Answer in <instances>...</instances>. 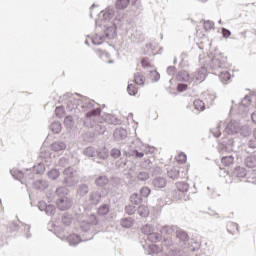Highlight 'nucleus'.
Returning <instances> with one entry per match:
<instances>
[{"label":"nucleus","instance_id":"nucleus-1","mask_svg":"<svg viewBox=\"0 0 256 256\" xmlns=\"http://www.w3.org/2000/svg\"><path fill=\"white\" fill-rule=\"evenodd\" d=\"M101 121V108H96L85 114L82 123L87 129H93L95 135H105L107 127Z\"/></svg>","mask_w":256,"mask_h":256},{"label":"nucleus","instance_id":"nucleus-2","mask_svg":"<svg viewBox=\"0 0 256 256\" xmlns=\"http://www.w3.org/2000/svg\"><path fill=\"white\" fill-rule=\"evenodd\" d=\"M200 63H204V67H208L213 71V75H217L218 71H221V69H225V58L221 56H207L205 58V62H203V59H201L200 56Z\"/></svg>","mask_w":256,"mask_h":256},{"label":"nucleus","instance_id":"nucleus-3","mask_svg":"<svg viewBox=\"0 0 256 256\" xmlns=\"http://www.w3.org/2000/svg\"><path fill=\"white\" fill-rule=\"evenodd\" d=\"M238 139L229 137L224 139L219 145H218V151L219 153H231V151H237L239 149V144H237Z\"/></svg>","mask_w":256,"mask_h":256},{"label":"nucleus","instance_id":"nucleus-4","mask_svg":"<svg viewBox=\"0 0 256 256\" xmlns=\"http://www.w3.org/2000/svg\"><path fill=\"white\" fill-rule=\"evenodd\" d=\"M10 174L14 179H16L17 181H20L22 185H23L22 179H29L30 181L35 179V174H33V172L31 171V168L27 169L25 173H23V171L21 170H10Z\"/></svg>","mask_w":256,"mask_h":256},{"label":"nucleus","instance_id":"nucleus-5","mask_svg":"<svg viewBox=\"0 0 256 256\" xmlns=\"http://www.w3.org/2000/svg\"><path fill=\"white\" fill-rule=\"evenodd\" d=\"M75 173H77V171L73 167H68V168L64 169L63 175L65 177H64L62 183L66 187H73L75 185V179H74Z\"/></svg>","mask_w":256,"mask_h":256},{"label":"nucleus","instance_id":"nucleus-6","mask_svg":"<svg viewBox=\"0 0 256 256\" xmlns=\"http://www.w3.org/2000/svg\"><path fill=\"white\" fill-rule=\"evenodd\" d=\"M56 207L59 211H69V209L73 207V198H69L67 196L59 197L56 200Z\"/></svg>","mask_w":256,"mask_h":256},{"label":"nucleus","instance_id":"nucleus-7","mask_svg":"<svg viewBox=\"0 0 256 256\" xmlns=\"http://www.w3.org/2000/svg\"><path fill=\"white\" fill-rule=\"evenodd\" d=\"M66 111H69V113H79L81 111L80 99L73 96L69 97L66 101Z\"/></svg>","mask_w":256,"mask_h":256},{"label":"nucleus","instance_id":"nucleus-8","mask_svg":"<svg viewBox=\"0 0 256 256\" xmlns=\"http://www.w3.org/2000/svg\"><path fill=\"white\" fill-rule=\"evenodd\" d=\"M91 239H93V235L87 237L85 236V234L82 235V237L79 234H70L67 237V241L71 247H75L76 245H79L81 241H91Z\"/></svg>","mask_w":256,"mask_h":256},{"label":"nucleus","instance_id":"nucleus-9","mask_svg":"<svg viewBox=\"0 0 256 256\" xmlns=\"http://www.w3.org/2000/svg\"><path fill=\"white\" fill-rule=\"evenodd\" d=\"M122 153L124 157H133V159H143L145 157V153L139 152L137 149H131L130 146L122 148Z\"/></svg>","mask_w":256,"mask_h":256},{"label":"nucleus","instance_id":"nucleus-10","mask_svg":"<svg viewBox=\"0 0 256 256\" xmlns=\"http://www.w3.org/2000/svg\"><path fill=\"white\" fill-rule=\"evenodd\" d=\"M241 127V122L239 120H231L225 128V133L227 135H237L239 133Z\"/></svg>","mask_w":256,"mask_h":256},{"label":"nucleus","instance_id":"nucleus-11","mask_svg":"<svg viewBox=\"0 0 256 256\" xmlns=\"http://www.w3.org/2000/svg\"><path fill=\"white\" fill-rule=\"evenodd\" d=\"M205 77H207V68L202 66L196 72L191 74V82L197 83V81H205Z\"/></svg>","mask_w":256,"mask_h":256},{"label":"nucleus","instance_id":"nucleus-12","mask_svg":"<svg viewBox=\"0 0 256 256\" xmlns=\"http://www.w3.org/2000/svg\"><path fill=\"white\" fill-rule=\"evenodd\" d=\"M80 229H81V231H83L82 235H85V237H91V235H93V237H95V235H96V233H93V231L95 230V227L92 226L87 221L81 222Z\"/></svg>","mask_w":256,"mask_h":256},{"label":"nucleus","instance_id":"nucleus-13","mask_svg":"<svg viewBox=\"0 0 256 256\" xmlns=\"http://www.w3.org/2000/svg\"><path fill=\"white\" fill-rule=\"evenodd\" d=\"M94 107L95 104L90 99L86 97L80 98V109H82V111H88L87 113H89L95 111Z\"/></svg>","mask_w":256,"mask_h":256},{"label":"nucleus","instance_id":"nucleus-14","mask_svg":"<svg viewBox=\"0 0 256 256\" xmlns=\"http://www.w3.org/2000/svg\"><path fill=\"white\" fill-rule=\"evenodd\" d=\"M101 192L99 190H94L88 195V203L90 205H99L101 203Z\"/></svg>","mask_w":256,"mask_h":256},{"label":"nucleus","instance_id":"nucleus-15","mask_svg":"<svg viewBox=\"0 0 256 256\" xmlns=\"http://www.w3.org/2000/svg\"><path fill=\"white\" fill-rule=\"evenodd\" d=\"M167 175L169 179H172L173 181H175V179L183 178V172L181 173V168H179V166L168 169Z\"/></svg>","mask_w":256,"mask_h":256},{"label":"nucleus","instance_id":"nucleus-16","mask_svg":"<svg viewBox=\"0 0 256 256\" xmlns=\"http://www.w3.org/2000/svg\"><path fill=\"white\" fill-rule=\"evenodd\" d=\"M152 186L154 189H164L167 186V179L158 176L152 180Z\"/></svg>","mask_w":256,"mask_h":256},{"label":"nucleus","instance_id":"nucleus-17","mask_svg":"<svg viewBox=\"0 0 256 256\" xmlns=\"http://www.w3.org/2000/svg\"><path fill=\"white\" fill-rule=\"evenodd\" d=\"M113 137L116 141H123V139H127V130L125 128H116Z\"/></svg>","mask_w":256,"mask_h":256},{"label":"nucleus","instance_id":"nucleus-18","mask_svg":"<svg viewBox=\"0 0 256 256\" xmlns=\"http://www.w3.org/2000/svg\"><path fill=\"white\" fill-rule=\"evenodd\" d=\"M48 187L49 182L47 180L39 179L33 182V188L36 189V191H45Z\"/></svg>","mask_w":256,"mask_h":256},{"label":"nucleus","instance_id":"nucleus-19","mask_svg":"<svg viewBox=\"0 0 256 256\" xmlns=\"http://www.w3.org/2000/svg\"><path fill=\"white\" fill-rule=\"evenodd\" d=\"M51 150L55 152L65 151L67 149V143L63 140L55 141L51 144Z\"/></svg>","mask_w":256,"mask_h":256},{"label":"nucleus","instance_id":"nucleus-20","mask_svg":"<svg viewBox=\"0 0 256 256\" xmlns=\"http://www.w3.org/2000/svg\"><path fill=\"white\" fill-rule=\"evenodd\" d=\"M94 184L96 185V187H106V185H109V178L106 175H100L95 178Z\"/></svg>","mask_w":256,"mask_h":256},{"label":"nucleus","instance_id":"nucleus-21","mask_svg":"<svg viewBox=\"0 0 256 256\" xmlns=\"http://www.w3.org/2000/svg\"><path fill=\"white\" fill-rule=\"evenodd\" d=\"M129 201L132 205L139 206L143 203V198L140 193L134 192L130 195Z\"/></svg>","mask_w":256,"mask_h":256},{"label":"nucleus","instance_id":"nucleus-22","mask_svg":"<svg viewBox=\"0 0 256 256\" xmlns=\"http://www.w3.org/2000/svg\"><path fill=\"white\" fill-rule=\"evenodd\" d=\"M177 81H182L184 83H191V74L187 71H180L176 76Z\"/></svg>","mask_w":256,"mask_h":256},{"label":"nucleus","instance_id":"nucleus-23","mask_svg":"<svg viewBox=\"0 0 256 256\" xmlns=\"http://www.w3.org/2000/svg\"><path fill=\"white\" fill-rule=\"evenodd\" d=\"M215 75H218L221 83H227V81H229V79H231V74L229 73L228 70H225V69H221Z\"/></svg>","mask_w":256,"mask_h":256},{"label":"nucleus","instance_id":"nucleus-24","mask_svg":"<svg viewBox=\"0 0 256 256\" xmlns=\"http://www.w3.org/2000/svg\"><path fill=\"white\" fill-rule=\"evenodd\" d=\"M109 158V150L105 147L99 148L96 150V159H101L102 161H105V159Z\"/></svg>","mask_w":256,"mask_h":256},{"label":"nucleus","instance_id":"nucleus-25","mask_svg":"<svg viewBox=\"0 0 256 256\" xmlns=\"http://www.w3.org/2000/svg\"><path fill=\"white\" fill-rule=\"evenodd\" d=\"M234 177H238L239 179H243V177L247 176V170L241 166L234 168L232 172Z\"/></svg>","mask_w":256,"mask_h":256},{"label":"nucleus","instance_id":"nucleus-26","mask_svg":"<svg viewBox=\"0 0 256 256\" xmlns=\"http://www.w3.org/2000/svg\"><path fill=\"white\" fill-rule=\"evenodd\" d=\"M146 239L151 243H160L163 241V235L159 232H152Z\"/></svg>","mask_w":256,"mask_h":256},{"label":"nucleus","instance_id":"nucleus-27","mask_svg":"<svg viewBox=\"0 0 256 256\" xmlns=\"http://www.w3.org/2000/svg\"><path fill=\"white\" fill-rule=\"evenodd\" d=\"M134 222L135 220L132 217H126L120 220V225L124 229H131V227H133Z\"/></svg>","mask_w":256,"mask_h":256},{"label":"nucleus","instance_id":"nucleus-28","mask_svg":"<svg viewBox=\"0 0 256 256\" xmlns=\"http://www.w3.org/2000/svg\"><path fill=\"white\" fill-rule=\"evenodd\" d=\"M33 175H43L45 173V164L38 163L37 165H34L31 169Z\"/></svg>","mask_w":256,"mask_h":256},{"label":"nucleus","instance_id":"nucleus-29","mask_svg":"<svg viewBox=\"0 0 256 256\" xmlns=\"http://www.w3.org/2000/svg\"><path fill=\"white\" fill-rule=\"evenodd\" d=\"M111 211V206L109 204H102L98 207L97 213L101 217H105Z\"/></svg>","mask_w":256,"mask_h":256},{"label":"nucleus","instance_id":"nucleus-30","mask_svg":"<svg viewBox=\"0 0 256 256\" xmlns=\"http://www.w3.org/2000/svg\"><path fill=\"white\" fill-rule=\"evenodd\" d=\"M174 197H175V199H178L179 201H189V196H188L187 192H183L181 190H175Z\"/></svg>","mask_w":256,"mask_h":256},{"label":"nucleus","instance_id":"nucleus-31","mask_svg":"<svg viewBox=\"0 0 256 256\" xmlns=\"http://www.w3.org/2000/svg\"><path fill=\"white\" fill-rule=\"evenodd\" d=\"M62 129H63V126L59 121H54L50 125V130L52 131V133H55L56 135H59Z\"/></svg>","mask_w":256,"mask_h":256},{"label":"nucleus","instance_id":"nucleus-32","mask_svg":"<svg viewBox=\"0 0 256 256\" xmlns=\"http://www.w3.org/2000/svg\"><path fill=\"white\" fill-rule=\"evenodd\" d=\"M104 37L106 39H113L114 37H117V32H115V27L110 26L106 28V30L104 31Z\"/></svg>","mask_w":256,"mask_h":256},{"label":"nucleus","instance_id":"nucleus-33","mask_svg":"<svg viewBox=\"0 0 256 256\" xmlns=\"http://www.w3.org/2000/svg\"><path fill=\"white\" fill-rule=\"evenodd\" d=\"M84 155H86V157L96 159L97 149H95V147H93V146H89L84 150Z\"/></svg>","mask_w":256,"mask_h":256},{"label":"nucleus","instance_id":"nucleus-34","mask_svg":"<svg viewBox=\"0 0 256 256\" xmlns=\"http://www.w3.org/2000/svg\"><path fill=\"white\" fill-rule=\"evenodd\" d=\"M176 237H177V239H180V241H182V243H184V245H187V241H189V235L187 234V232H185L183 230H178L176 232Z\"/></svg>","mask_w":256,"mask_h":256},{"label":"nucleus","instance_id":"nucleus-35","mask_svg":"<svg viewBox=\"0 0 256 256\" xmlns=\"http://www.w3.org/2000/svg\"><path fill=\"white\" fill-rule=\"evenodd\" d=\"M244 163H245L246 167H249L250 169H254V167H256V155L248 156L244 160Z\"/></svg>","mask_w":256,"mask_h":256},{"label":"nucleus","instance_id":"nucleus-36","mask_svg":"<svg viewBox=\"0 0 256 256\" xmlns=\"http://www.w3.org/2000/svg\"><path fill=\"white\" fill-rule=\"evenodd\" d=\"M77 193H78L79 197H85V195H87L89 193V185L80 184L78 186Z\"/></svg>","mask_w":256,"mask_h":256},{"label":"nucleus","instance_id":"nucleus-37","mask_svg":"<svg viewBox=\"0 0 256 256\" xmlns=\"http://www.w3.org/2000/svg\"><path fill=\"white\" fill-rule=\"evenodd\" d=\"M134 83L136 85H145V76L141 72H136L134 74Z\"/></svg>","mask_w":256,"mask_h":256},{"label":"nucleus","instance_id":"nucleus-38","mask_svg":"<svg viewBox=\"0 0 256 256\" xmlns=\"http://www.w3.org/2000/svg\"><path fill=\"white\" fill-rule=\"evenodd\" d=\"M105 120L109 123V125H121V120H119V118L115 117L113 114L106 115Z\"/></svg>","mask_w":256,"mask_h":256},{"label":"nucleus","instance_id":"nucleus-39","mask_svg":"<svg viewBox=\"0 0 256 256\" xmlns=\"http://www.w3.org/2000/svg\"><path fill=\"white\" fill-rule=\"evenodd\" d=\"M155 162H153L151 159H145L141 162L140 166L142 169H145L146 171H151L153 169V165Z\"/></svg>","mask_w":256,"mask_h":256},{"label":"nucleus","instance_id":"nucleus-40","mask_svg":"<svg viewBox=\"0 0 256 256\" xmlns=\"http://www.w3.org/2000/svg\"><path fill=\"white\" fill-rule=\"evenodd\" d=\"M56 195L59 197H67V195L70 193L67 187L60 186L55 191Z\"/></svg>","mask_w":256,"mask_h":256},{"label":"nucleus","instance_id":"nucleus-41","mask_svg":"<svg viewBox=\"0 0 256 256\" xmlns=\"http://www.w3.org/2000/svg\"><path fill=\"white\" fill-rule=\"evenodd\" d=\"M150 177L151 176L149 175V172H146V171H140L136 175L137 181H141V182L149 181Z\"/></svg>","mask_w":256,"mask_h":256},{"label":"nucleus","instance_id":"nucleus-42","mask_svg":"<svg viewBox=\"0 0 256 256\" xmlns=\"http://www.w3.org/2000/svg\"><path fill=\"white\" fill-rule=\"evenodd\" d=\"M233 161H235L233 155L223 156L221 158V163L224 164L225 167H230V165H233Z\"/></svg>","mask_w":256,"mask_h":256},{"label":"nucleus","instance_id":"nucleus-43","mask_svg":"<svg viewBox=\"0 0 256 256\" xmlns=\"http://www.w3.org/2000/svg\"><path fill=\"white\" fill-rule=\"evenodd\" d=\"M131 0H116V9H127Z\"/></svg>","mask_w":256,"mask_h":256},{"label":"nucleus","instance_id":"nucleus-44","mask_svg":"<svg viewBox=\"0 0 256 256\" xmlns=\"http://www.w3.org/2000/svg\"><path fill=\"white\" fill-rule=\"evenodd\" d=\"M176 187L178 191H182L184 193H188L189 184L187 182H177Z\"/></svg>","mask_w":256,"mask_h":256},{"label":"nucleus","instance_id":"nucleus-45","mask_svg":"<svg viewBox=\"0 0 256 256\" xmlns=\"http://www.w3.org/2000/svg\"><path fill=\"white\" fill-rule=\"evenodd\" d=\"M62 223L63 225H66V227H69L71 223H73V217L69 213H65L62 216Z\"/></svg>","mask_w":256,"mask_h":256},{"label":"nucleus","instance_id":"nucleus-46","mask_svg":"<svg viewBox=\"0 0 256 256\" xmlns=\"http://www.w3.org/2000/svg\"><path fill=\"white\" fill-rule=\"evenodd\" d=\"M138 215H140V217H148L149 215V209H147V207L145 205H139L138 206Z\"/></svg>","mask_w":256,"mask_h":256},{"label":"nucleus","instance_id":"nucleus-47","mask_svg":"<svg viewBox=\"0 0 256 256\" xmlns=\"http://www.w3.org/2000/svg\"><path fill=\"white\" fill-rule=\"evenodd\" d=\"M64 125L67 129H73V125H75V121L73 120V116L68 115L64 119Z\"/></svg>","mask_w":256,"mask_h":256},{"label":"nucleus","instance_id":"nucleus-48","mask_svg":"<svg viewBox=\"0 0 256 256\" xmlns=\"http://www.w3.org/2000/svg\"><path fill=\"white\" fill-rule=\"evenodd\" d=\"M242 137H249L251 135V128L249 126H240L239 132Z\"/></svg>","mask_w":256,"mask_h":256},{"label":"nucleus","instance_id":"nucleus-49","mask_svg":"<svg viewBox=\"0 0 256 256\" xmlns=\"http://www.w3.org/2000/svg\"><path fill=\"white\" fill-rule=\"evenodd\" d=\"M140 194L142 199H147V197H149V195H151V188L144 186L140 189Z\"/></svg>","mask_w":256,"mask_h":256},{"label":"nucleus","instance_id":"nucleus-50","mask_svg":"<svg viewBox=\"0 0 256 256\" xmlns=\"http://www.w3.org/2000/svg\"><path fill=\"white\" fill-rule=\"evenodd\" d=\"M127 163H129L127 159L120 158L118 161H116V169H127Z\"/></svg>","mask_w":256,"mask_h":256},{"label":"nucleus","instance_id":"nucleus-51","mask_svg":"<svg viewBox=\"0 0 256 256\" xmlns=\"http://www.w3.org/2000/svg\"><path fill=\"white\" fill-rule=\"evenodd\" d=\"M87 222L90 223L92 227H97L99 225V218H97L96 214H91Z\"/></svg>","mask_w":256,"mask_h":256},{"label":"nucleus","instance_id":"nucleus-52","mask_svg":"<svg viewBox=\"0 0 256 256\" xmlns=\"http://www.w3.org/2000/svg\"><path fill=\"white\" fill-rule=\"evenodd\" d=\"M194 109H196V111H203L205 109V102L200 99L194 100Z\"/></svg>","mask_w":256,"mask_h":256},{"label":"nucleus","instance_id":"nucleus-53","mask_svg":"<svg viewBox=\"0 0 256 256\" xmlns=\"http://www.w3.org/2000/svg\"><path fill=\"white\" fill-rule=\"evenodd\" d=\"M227 231L233 235L235 231H239V225L235 222H229L227 225Z\"/></svg>","mask_w":256,"mask_h":256},{"label":"nucleus","instance_id":"nucleus-54","mask_svg":"<svg viewBox=\"0 0 256 256\" xmlns=\"http://www.w3.org/2000/svg\"><path fill=\"white\" fill-rule=\"evenodd\" d=\"M47 175L49 179H51L52 181H55L59 177V175H61V173L57 169H52L47 173Z\"/></svg>","mask_w":256,"mask_h":256},{"label":"nucleus","instance_id":"nucleus-55","mask_svg":"<svg viewBox=\"0 0 256 256\" xmlns=\"http://www.w3.org/2000/svg\"><path fill=\"white\" fill-rule=\"evenodd\" d=\"M124 211L126 213V215H135L136 211H137V207L133 206V204H129L126 205L124 208Z\"/></svg>","mask_w":256,"mask_h":256},{"label":"nucleus","instance_id":"nucleus-56","mask_svg":"<svg viewBox=\"0 0 256 256\" xmlns=\"http://www.w3.org/2000/svg\"><path fill=\"white\" fill-rule=\"evenodd\" d=\"M127 92L129 95L135 96L139 92V89L137 88V86L135 84H128Z\"/></svg>","mask_w":256,"mask_h":256},{"label":"nucleus","instance_id":"nucleus-57","mask_svg":"<svg viewBox=\"0 0 256 256\" xmlns=\"http://www.w3.org/2000/svg\"><path fill=\"white\" fill-rule=\"evenodd\" d=\"M20 228H21V226H19V223L12 221V222H10V224L8 226V231L10 233H15V231H19Z\"/></svg>","mask_w":256,"mask_h":256},{"label":"nucleus","instance_id":"nucleus-58","mask_svg":"<svg viewBox=\"0 0 256 256\" xmlns=\"http://www.w3.org/2000/svg\"><path fill=\"white\" fill-rule=\"evenodd\" d=\"M150 79H152L154 83H157V81L161 79V74H159L157 70H152L150 71Z\"/></svg>","mask_w":256,"mask_h":256},{"label":"nucleus","instance_id":"nucleus-59","mask_svg":"<svg viewBox=\"0 0 256 256\" xmlns=\"http://www.w3.org/2000/svg\"><path fill=\"white\" fill-rule=\"evenodd\" d=\"M142 233L146 235V238L153 233V227L151 225L146 224L142 227Z\"/></svg>","mask_w":256,"mask_h":256},{"label":"nucleus","instance_id":"nucleus-60","mask_svg":"<svg viewBox=\"0 0 256 256\" xmlns=\"http://www.w3.org/2000/svg\"><path fill=\"white\" fill-rule=\"evenodd\" d=\"M112 159H119L121 157V150L119 148H112L110 151Z\"/></svg>","mask_w":256,"mask_h":256},{"label":"nucleus","instance_id":"nucleus-61","mask_svg":"<svg viewBox=\"0 0 256 256\" xmlns=\"http://www.w3.org/2000/svg\"><path fill=\"white\" fill-rule=\"evenodd\" d=\"M55 115L58 117V119H62L63 115H65V108L63 106L56 107Z\"/></svg>","mask_w":256,"mask_h":256},{"label":"nucleus","instance_id":"nucleus-62","mask_svg":"<svg viewBox=\"0 0 256 256\" xmlns=\"http://www.w3.org/2000/svg\"><path fill=\"white\" fill-rule=\"evenodd\" d=\"M103 39H105V36L96 35L91 39V41L93 45H102Z\"/></svg>","mask_w":256,"mask_h":256},{"label":"nucleus","instance_id":"nucleus-63","mask_svg":"<svg viewBox=\"0 0 256 256\" xmlns=\"http://www.w3.org/2000/svg\"><path fill=\"white\" fill-rule=\"evenodd\" d=\"M57 212V208L55 207V205H47L46 206V210L45 213L46 215H54Z\"/></svg>","mask_w":256,"mask_h":256},{"label":"nucleus","instance_id":"nucleus-64","mask_svg":"<svg viewBox=\"0 0 256 256\" xmlns=\"http://www.w3.org/2000/svg\"><path fill=\"white\" fill-rule=\"evenodd\" d=\"M150 172L152 173V175H161V173H163V170L161 169V167L157 166L156 163H154L153 168L150 170Z\"/></svg>","mask_w":256,"mask_h":256}]
</instances>
